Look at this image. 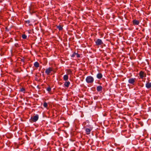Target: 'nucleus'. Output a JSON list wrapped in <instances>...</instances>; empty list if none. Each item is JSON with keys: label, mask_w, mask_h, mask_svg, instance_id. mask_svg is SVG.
Here are the masks:
<instances>
[{"label": "nucleus", "mask_w": 151, "mask_h": 151, "mask_svg": "<svg viewBox=\"0 0 151 151\" xmlns=\"http://www.w3.org/2000/svg\"><path fill=\"white\" fill-rule=\"evenodd\" d=\"M96 45H100L103 44V42L102 40L99 39H97L96 40L95 42Z\"/></svg>", "instance_id": "nucleus-5"}, {"label": "nucleus", "mask_w": 151, "mask_h": 151, "mask_svg": "<svg viewBox=\"0 0 151 151\" xmlns=\"http://www.w3.org/2000/svg\"><path fill=\"white\" fill-rule=\"evenodd\" d=\"M145 86L147 89L150 88L151 87V83L149 82H147L145 84Z\"/></svg>", "instance_id": "nucleus-8"}, {"label": "nucleus", "mask_w": 151, "mask_h": 151, "mask_svg": "<svg viewBox=\"0 0 151 151\" xmlns=\"http://www.w3.org/2000/svg\"><path fill=\"white\" fill-rule=\"evenodd\" d=\"M46 90L47 91L49 92L50 91H51V88L50 86H49L47 88H46Z\"/></svg>", "instance_id": "nucleus-18"}, {"label": "nucleus", "mask_w": 151, "mask_h": 151, "mask_svg": "<svg viewBox=\"0 0 151 151\" xmlns=\"http://www.w3.org/2000/svg\"><path fill=\"white\" fill-rule=\"evenodd\" d=\"M86 82L88 83H93L94 81L93 78L91 76H89L87 77L86 79Z\"/></svg>", "instance_id": "nucleus-1"}, {"label": "nucleus", "mask_w": 151, "mask_h": 151, "mask_svg": "<svg viewBox=\"0 0 151 151\" xmlns=\"http://www.w3.org/2000/svg\"><path fill=\"white\" fill-rule=\"evenodd\" d=\"M15 46L17 47H18L19 46V45L18 43H15Z\"/></svg>", "instance_id": "nucleus-24"}, {"label": "nucleus", "mask_w": 151, "mask_h": 151, "mask_svg": "<svg viewBox=\"0 0 151 151\" xmlns=\"http://www.w3.org/2000/svg\"><path fill=\"white\" fill-rule=\"evenodd\" d=\"M75 54H76V57L77 58H80V55L79 54H78V53H75Z\"/></svg>", "instance_id": "nucleus-20"}, {"label": "nucleus", "mask_w": 151, "mask_h": 151, "mask_svg": "<svg viewBox=\"0 0 151 151\" xmlns=\"http://www.w3.org/2000/svg\"><path fill=\"white\" fill-rule=\"evenodd\" d=\"M43 106L47 108V103L46 102H45L44 103V104H43Z\"/></svg>", "instance_id": "nucleus-19"}, {"label": "nucleus", "mask_w": 151, "mask_h": 151, "mask_svg": "<svg viewBox=\"0 0 151 151\" xmlns=\"http://www.w3.org/2000/svg\"><path fill=\"white\" fill-rule=\"evenodd\" d=\"M28 24H29L30 22V21L29 20H27L25 21Z\"/></svg>", "instance_id": "nucleus-23"}, {"label": "nucleus", "mask_w": 151, "mask_h": 151, "mask_svg": "<svg viewBox=\"0 0 151 151\" xmlns=\"http://www.w3.org/2000/svg\"><path fill=\"white\" fill-rule=\"evenodd\" d=\"M70 84V83L69 81H66L64 84V85L65 86V87L68 88Z\"/></svg>", "instance_id": "nucleus-11"}, {"label": "nucleus", "mask_w": 151, "mask_h": 151, "mask_svg": "<svg viewBox=\"0 0 151 151\" xmlns=\"http://www.w3.org/2000/svg\"><path fill=\"white\" fill-rule=\"evenodd\" d=\"M38 119L39 116L38 114H36L32 117H31V120L32 122H35L38 120Z\"/></svg>", "instance_id": "nucleus-3"}, {"label": "nucleus", "mask_w": 151, "mask_h": 151, "mask_svg": "<svg viewBox=\"0 0 151 151\" xmlns=\"http://www.w3.org/2000/svg\"><path fill=\"white\" fill-rule=\"evenodd\" d=\"M39 63L37 62H35L34 63V65L36 68H38L39 66Z\"/></svg>", "instance_id": "nucleus-14"}, {"label": "nucleus", "mask_w": 151, "mask_h": 151, "mask_svg": "<svg viewBox=\"0 0 151 151\" xmlns=\"http://www.w3.org/2000/svg\"><path fill=\"white\" fill-rule=\"evenodd\" d=\"M92 129L89 128H86V129L85 131L86 133L87 134H90L91 131Z\"/></svg>", "instance_id": "nucleus-9"}, {"label": "nucleus", "mask_w": 151, "mask_h": 151, "mask_svg": "<svg viewBox=\"0 0 151 151\" xmlns=\"http://www.w3.org/2000/svg\"><path fill=\"white\" fill-rule=\"evenodd\" d=\"M57 28L59 30H61L63 29V27L61 25L57 26Z\"/></svg>", "instance_id": "nucleus-16"}, {"label": "nucleus", "mask_w": 151, "mask_h": 151, "mask_svg": "<svg viewBox=\"0 0 151 151\" xmlns=\"http://www.w3.org/2000/svg\"><path fill=\"white\" fill-rule=\"evenodd\" d=\"M51 72H55L54 68L52 67H50L46 69L45 73L47 75H49Z\"/></svg>", "instance_id": "nucleus-2"}, {"label": "nucleus", "mask_w": 151, "mask_h": 151, "mask_svg": "<svg viewBox=\"0 0 151 151\" xmlns=\"http://www.w3.org/2000/svg\"><path fill=\"white\" fill-rule=\"evenodd\" d=\"M67 73L68 74H71L72 73V71L70 69H68L67 70Z\"/></svg>", "instance_id": "nucleus-15"}, {"label": "nucleus", "mask_w": 151, "mask_h": 151, "mask_svg": "<svg viewBox=\"0 0 151 151\" xmlns=\"http://www.w3.org/2000/svg\"><path fill=\"white\" fill-rule=\"evenodd\" d=\"M22 38L23 39H26L27 37V36L26 35L24 34L22 35Z\"/></svg>", "instance_id": "nucleus-17"}, {"label": "nucleus", "mask_w": 151, "mask_h": 151, "mask_svg": "<svg viewBox=\"0 0 151 151\" xmlns=\"http://www.w3.org/2000/svg\"><path fill=\"white\" fill-rule=\"evenodd\" d=\"M68 76L66 74L63 77V79L64 81H67L68 80Z\"/></svg>", "instance_id": "nucleus-12"}, {"label": "nucleus", "mask_w": 151, "mask_h": 151, "mask_svg": "<svg viewBox=\"0 0 151 151\" xmlns=\"http://www.w3.org/2000/svg\"><path fill=\"white\" fill-rule=\"evenodd\" d=\"M102 87L101 86H98L96 87V90L100 92L102 91Z\"/></svg>", "instance_id": "nucleus-10"}, {"label": "nucleus", "mask_w": 151, "mask_h": 151, "mask_svg": "<svg viewBox=\"0 0 151 151\" xmlns=\"http://www.w3.org/2000/svg\"><path fill=\"white\" fill-rule=\"evenodd\" d=\"M102 77V75L101 73H99L97 75V77L98 78L100 79Z\"/></svg>", "instance_id": "nucleus-13"}, {"label": "nucleus", "mask_w": 151, "mask_h": 151, "mask_svg": "<svg viewBox=\"0 0 151 151\" xmlns=\"http://www.w3.org/2000/svg\"><path fill=\"white\" fill-rule=\"evenodd\" d=\"M136 79L135 78H129L128 81V82L129 83L132 84L133 85H134V83L136 81Z\"/></svg>", "instance_id": "nucleus-4"}, {"label": "nucleus", "mask_w": 151, "mask_h": 151, "mask_svg": "<svg viewBox=\"0 0 151 151\" xmlns=\"http://www.w3.org/2000/svg\"><path fill=\"white\" fill-rule=\"evenodd\" d=\"M20 91L21 92H24L25 91V89L24 88H22L20 89Z\"/></svg>", "instance_id": "nucleus-22"}, {"label": "nucleus", "mask_w": 151, "mask_h": 151, "mask_svg": "<svg viewBox=\"0 0 151 151\" xmlns=\"http://www.w3.org/2000/svg\"><path fill=\"white\" fill-rule=\"evenodd\" d=\"M133 24L134 25H138L139 24V22L138 20L134 19L133 21Z\"/></svg>", "instance_id": "nucleus-7"}, {"label": "nucleus", "mask_w": 151, "mask_h": 151, "mask_svg": "<svg viewBox=\"0 0 151 151\" xmlns=\"http://www.w3.org/2000/svg\"><path fill=\"white\" fill-rule=\"evenodd\" d=\"M75 53H76V52H75L71 55V57L72 58H74L76 55V54H75Z\"/></svg>", "instance_id": "nucleus-21"}, {"label": "nucleus", "mask_w": 151, "mask_h": 151, "mask_svg": "<svg viewBox=\"0 0 151 151\" xmlns=\"http://www.w3.org/2000/svg\"><path fill=\"white\" fill-rule=\"evenodd\" d=\"M139 75L140 76V78L142 79H143V78L146 76V75L145 74L144 72L142 71H140L139 73Z\"/></svg>", "instance_id": "nucleus-6"}]
</instances>
